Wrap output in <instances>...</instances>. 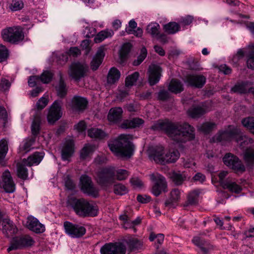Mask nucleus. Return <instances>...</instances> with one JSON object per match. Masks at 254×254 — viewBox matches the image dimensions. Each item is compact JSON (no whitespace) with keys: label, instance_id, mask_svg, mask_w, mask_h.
I'll use <instances>...</instances> for the list:
<instances>
[{"label":"nucleus","instance_id":"obj_1","mask_svg":"<svg viewBox=\"0 0 254 254\" xmlns=\"http://www.w3.org/2000/svg\"><path fill=\"white\" fill-rule=\"evenodd\" d=\"M152 128L164 130L172 140L178 143L185 142L195 137L194 128L186 123L162 122L152 127Z\"/></svg>","mask_w":254,"mask_h":254},{"label":"nucleus","instance_id":"obj_2","mask_svg":"<svg viewBox=\"0 0 254 254\" xmlns=\"http://www.w3.org/2000/svg\"><path fill=\"white\" fill-rule=\"evenodd\" d=\"M131 139L129 134H121L116 140L109 144V147L117 156L129 158L133 155L134 148Z\"/></svg>","mask_w":254,"mask_h":254},{"label":"nucleus","instance_id":"obj_3","mask_svg":"<svg viewBox=\"0 0 254 254\" xmlns=\"http://www.w3.org/2000/svg\"><path fill=\"white\" fill-rule=\"evenodd\" d=\"M66 204L67 207L72 208L76 214L80 217H93L97 215L96 206L85 199L68 197Z\"/></svg>","mask_w":254,"mask_h":254},{"label":"nucleus","instance_id":"obj_4","mask_svg":"<svg viewBox=\"0 0 254 254\" xmlns=\"http://www.w3.org/2000/svg\"><path fill=\"white\" fill-rule=\"evenodd\" d=\"M233 137L236 138V142L242 149L247 148L249 144L253 142L252 139L243 134L241 130L237 127L219 132L213 137V139L214 141L221 142L230 140Z\"/></svg>","mask_w":254,"mask_h":254},{"label":"nucleus","instance_id":"obj_5","mask_svg":"<svg viewBox=\"0 0 254 254\" xmlns=\"http://www.w3.org/2000/svg\"><path fill=\"white\" fill-rule=\"evenodd\" d=\"M2 39L6 42L17 44L23 41L24 34L22 28L20 26L9 27L1 30Z\"/></svg>","mask_w":254,"mask_h":254},{"label":"nucleus","instance_id":"obj_6","mask_svg":"<svg viewBox=\"0 0 254 254\" xmlns=\"http://www.w3.org/2000/svg\"><path fill=\"white\" fill-rule=\"evenodd\" d=\"M97 182L101 186L107 187L114 183L115 168L112 167L101 169L97 173Z\"/></svg>","mask_w":254,"mask_h":254},{"label":"nucleus","instance_id":"obj_7","mask_svg":"<svg viewBox=\"0 0 254 254\" xmlns=\"http://www.w3.org/2000/svg\"><path fill=\"white\" fill-rule=\"evenodd\" d=\"M88 70L87 64L79 62L73 63L69 66L68 75L75 81H79L84 77Z\"/></svg>","mask_w":254,"mask_h":254},{"label":"nucleus","instance_id":"obj_8","mask_svg":"<svg viewBox=\"0 0 254 254\" xmlns=\"http://www.w3.org/2000/svg\"><path fill=\"white\" fill-rule=\"evenodd\" d=\"M223 161L225 165L232 169L236 173H243L245 170V167L242 162L236 156L228 153L225 155Z\"/></svg>","mask_w":254,"mask_h":254},{"label":"nucleus","instance_id":"obj_9","mask_svg":"<svg viewBox=\"0 0 254 254\" xmlns=\"http://www.w3.org/2000/svg\"><path fill=\"white\" fill-rule=\"evenodd\" d=\"M151 180L153 182L152 188V193L157 196L162 191H166L167 184L164 177L158 173H153L150 175Z\"/></svg>","mask_w":254,"mask_h":254},{"label":"nucleus","instance_id":"obj_10","mask_svg":"<svg viewBox=\"0 0 254 254\" xmlns=\"http://www.w3.org/2000/svg\"><path fill=\"white\" fill-rule=\"evenodd\" d=\"M80 184V189L84 193L94 197L98 195V189L94 186L91 178L87 175L81 176Z\"/></svg>","mask_w":254,"mask_h":254},{"label":"nucleus","instance_id":"obj_11","mask_svg":"<svg viewBox=\"0 0 254 254\" xmlns=\"http://www.w3.org/2000/svg\"><path fill=\"white\" fill-rule=\"evenodd\" d=\"M64 226L66 233L73 238L81 237L86 233V229L83 226L68 221L64 222Z\"/></svg>","mask_w":254,"mask_h":254},{"label":"nucleus","instance_id":"obj_12","mask_svg":"<svg viewBox=\"0 0 254 254\" xmlns=\"http://www.w3.org/2000/svg\"><path fill=\"white\" fill-rule=\"evenodd\" d=\"M126 247L122 243L106 244L100 250L101 254H125Z\"/></svg>","mask_w":254,"mask_h":254},{"label":"nucleus","instance_id":"obj_13","mask_svg":"<svg viewBox=\"0 0 254 254\" xmlns=\"http://www.w3.org/2000/svg\"><path fill=\"white\" fill-rule=\"evenodd\" d=\"M61 102L56 100L51 106L47 115V121L50 124H54L62 116Z\"/></svg>","mask_w":254,"mask_h":254},{"label":"nucleus","instance_id":"obj_14","mask_svg":"<svg viewBox=\"0 0 254 254\" xmlns=\"http://www.w3.org/2000/svg\"><path fill=\"white\" fill-rule=\"evenodd\" d=\"M35 241L30 236H26L21 238H14L10 246L7 249V251H10L20 249L23 247H28L34 245Z\"/></svg>","mask_w":254,"mask_h":254},{"label":"nucleus","instance_id":"obj_15","mask_svg":"<svg viewBox=\"0 0 254 254\" xmlns=\"http://www.w3.org/2000/svg\"><path fill=\"white\" fill-rule=\"evenodd\" d=\"M185 82L191 87L201 88L206 82V77L201 74H189L186 76Z\"/></svg>","mask_w":254,"mask_h":254},{"label":"nucleus","instance_id":"obj_16","mask_svg":"<svg viewBox=\"0 0 254 254\" xmlns=\"http://www.w3.org/2000/svg\"><path fill=\"white\" fill-rule=\"evenodd\" d=\"M148 153L150 158L153 159L157 163L163 164L165 157L164 148L162 146H155L149 147Z\"/></svg>","mask_w":254,"mask_h":254},{"label":"nucleus","instance_id":"obj_17","mask_svg":"<svg viewBox=\"0 0 254 254\" xmlns=\"http://www.w3.org/2000/svg\"><path fill=\"white\" fill-rule=\"evenodd\" d=\"M162 69L160 66L151 64L149 66L148 74V81L150 85H154L159 82Z\"/></svg>","mask_w":254,"mask_h":254},{"label":"nucleus","instance_id":"obj_18","mask_svg":"<svg viewBox=\"0 0 254 254\" xmlns=\"http://www.w3.org/2000/svg\"><path fill=\"white\" fill-rule=\"evenodd\" d=\"M3 188L6 192L11 193L15 190V184L13 181L11 174L8 170L2 174Z\"/></svg>","mask_w":254,"mask_h":254},{"label":"nucleus","instance_id":"obj_19","mask_svg":"<svg viewBox=\"0 0 254 254\" xmlns=\"http://www.w3.org/2000/svg\"><path fill=\"white\" fill-rule=\"evenodd\" d=\"M28 228L36 233H42L45 231V226L38 220L32 216L28 217L27 221Z\"/></svg>","mask_w":254,"mask_h":254},{"label":"nucleus","instance_id":"obj_20","mask_svg":"<svg viewBox=\"0 0 254 254\" xmlns=\"http://www.w3.org/2000/svg\"><path fill=\"white\" fill-rule=\"evenodd\" d=\"M181 192L178 189H173L169 198L166 200L165 205L169 208H175L181 199Z\"/></svg>","mask_w":254,"mask_h":254},{"label":"nucleus","instance_id":"obj_21","mask_svg":"<svg viewBox=\"0 0 254 254\" xmlns=\"http://www.w3.org/2000/svg\"><path fill=\"white\" fill-rule=\"evenodd\" d=\"M2 233L7 238H9L15 235L17 232V229L12 221L9 219H5L3 220Z\"/></svg>","mask_w":254,"mask_h":254},{"label":"nucleus","instance_id":"obj_22","mask_svg":"<svg viewBox=\"0 0 254 254\" xmlns=\"http://www.w3.org/2000/svg\"><path fill=\"white\" fill-rule=\"evenodd\" d=\"M87 103L88 101L86 98L74 96L71 100V108L76 111H83L86 108Z\"/></svg>","mask_w":254,"mask_h":254},{"label":"nucleus","instance_id":"obj_23","mask_svg":"<svg viewBox=\"0 0 254 254\" xmlns=\"http://www.w3.org/2000/svg\"><path fill=\"white\" fill-rule=\"evenodd\" d=\"M74 141L72 139L66 140L62 151V157L64 160H68L74 153Z\"/></svg>","mask_w":254,"mask_h":254},{"label":"nucleus","instance_id":"obj_24","mask_svg":"<svg viewBox=\"0 0 254 254\" xmlns=\"http://www.w3.org/2000/svg\"><path fill=\"white\" fill-rule=\"evenodd\" d=\"M44 156L43 152H35L27 159H24L23 162L27 166L31 167L33 165L39 164Z\"/></svg>","mask_w":254,"mask_h":254},{"label":"nucleus","instance_id":"obj_25","mask_svg":"<svg viewBox=\"0 0 254 254\" xmlns=\"http://www.w3.org/2000/svg\"><path fill=\"white\" fill-rule=\"evenodd\" d=\"M123 111L121 107L112 108L108 115V120L111 123H117L122 118Z\"/></svg>","mask_w":254,"mask_h":254},{"label":"nucleus","instance_id":"obj_26","mask_svg":"<svg viewBox=\"0 0 254 254\" xmlns=\"http://www.w3.org/2000/svg\"><path fill=\"white\" fill-rule=\"evenodd\" d=\"M129 251L141 250L143 247V242L135 237H129L125 240Z\"/></svg>","mask_w":254,"mask_h":254},{"label":"nucleus","instance_id":"obj_27","mask_svg":"<svg viewBox=\"0 0 254 254\" xmlns=\"http://www.w3.org/2000/svg\"><path fill=\"white\" fill-rule=\"evenodd\" d=\"M105 54L102 48L98 50L90 63L91 68L93 70H96L103 62Z\"/></svg>","mask_w":254,"mask_h":254},{"label":"nucleus","instance_id":"obj_28","mask_svg":"<svg viewBox=\"0 0 254 254\" xmlns=\"http://www.w3.org/2000/svg\"><path fill=\"white\" fill-rule=\"evenodd\" d=\"M222 187L224 189H228L230 191L235 193H239L242 190V188L234 180L228 178L227 181L222 183Z\"/></svg>","mask_w":254,"mask_h":254},{"label":"nucleus","instance_id":"obj_29","mask_svg":"<svg viewBox=\"0 0 254 254\" xmlns=\"http://www.w3.org/2000/svg\"><path fill=\"white\" fill-rule=\"evenodd\" d=\"M144 123V121L140 118H135L125 120L121 125V127L124 129L132 128L139 127Z\"/></svg>","mask_w":254,"mask_h":254},{"label":"nucleus","instance_id":"obj_30","mask_svg":"<svg viewBox=\"0 0 254 254\" xmlns=\"http://www.w3.org/2000/svg\"><path fill=\"white\" fill-rule=\"evenodd\" d=\"M163 165L167 163H175L179 158L180 154L176 149H170L165 153Z\"/></svg>","mask_w":254,"mask_h":254},{"label":"nucleus","instance_id":"obj_31","mask_svg":"<svg viewBox=\"0 0 254 254\" xmlns=\"http://www.w3.org/2000/svg\"><path fill=\"white\" fill-rule=\"evenodd\" d=\"M121 73L120 71L115 67L111 68L107 77V82L109 84H114L120 79Z\"/></svg>","mask_w":254,"mask_h":254},{"label":"nucleus","instance_id":"obj_32","mask_svg":"<svg viewBox=\"0 0 254 254\" xmlns=\"http://www.w3.org/2000/svg\"><path fill=\"white\" fill-rule=\"evenodd\" d=\"M200 192L198 190H194L190 191L187 196V204L190 205H196L198 203Z\"/></svg>","mask_w":254,"mask_h":254},{"label":"nucleus","instance_id":"obj_33","mask_svg":"<svg viewBox=\"0 0 254 254\" xmlns=\"http://www.w3.org/2000/svg\"><path fill=\"white\" fill-rule=\"evenodd\" d=\"M192 242L195 245L199 247L204 253H206L211 248L210 244L199 237H194Z\"/></svg>","mask_w":254,"mask_h":254},{"label":"nucleus","instance_id":"obj_34","mask_svg":"<svg viewBox=\"0 0 254 254\" xmlns=\"http://www.w3.org/2000/svg\"><path fill=\"white\" fill-rule=\"evenodd\" d=\"M168 90L174 93L177 94L184 90L182 83L177 79H172L169 86Z\"/></svg>","mask_w":254,"mask_h":254},{"label":"nucleus","instance_id":"obj_35","mask_svg":"<svg viewBox=\"0 0 254 254\" xmlns=\"http://www.w3.org/2000/svg\"><path fill=\"white\" fill-rule=\"evenodd\" d=\"M251 84L248 82L238 83L231 88V91L234 93H246L249 92Z\"/></svg>","mask_w":254,"mask_h":254},{"label":"nucleus","instance_id":"obj_36","mask_svg":"<svg viewBox=\"0 0 254 254\" xmlns=\"http://www.w3.org/2000/svg\"><path fill=\"white\" fill-rule=\"evenodd\" d=\"M58 76L60 78L59 83L56 87L58 95L60 97H63L66 94L67 89L66 85L63 78V74L61 72H59Z\"/></svg>","mask_w":254,"mask_h":254},{"label":"nucleus","instance_id":"obj_37","mask_svg":"<svg viewBox=\"0 0 254 254\" xmlns=\"http://www.w3.org/2000/svg\"><path fill=\"white\" fill-rule=\"evenodd\" d=\"M180 24L175 22H170L163 26V29L165 32L169 34L176 33L180 31Z\"/></svg>","mask_w":254,"mask_h":254},{"label":"nucleus","instance_id":"obj_38","mask_svg":"<svg viewBox=\"0 0 254 254\" xmlns=\"http://www.w3.org/2000/svg\"><path fill=\"white\" fill-rule=\"evenodd\" d=\"M114 34V31L112 29H106L99 32L94 38L95 43H100L105 39L111 37Z\"/></svg>","mask_w":254,"mask_h":254},{"label":"nucleus","instance_id":"obj_39","mask_svg":"<svg viewBox=\"0 0 254 254\" xmlns=\"http://www.w3.org/2000/svg\"><path fill=\"white\" fill-rule=\"evenodd\" d=\"M95 146L90 144H86L80 151V157L81 159L87 158L95 150Z\"/></svg>","mask_w":254,"mask_h":254},{"label":"nucleus","instance_id":"obj_40","mask_svg":"<svg viewBox=\"0 0 254 254\" xmlns=\"http://www.w3.org/2000/svg\"><path fill=\"white\" fill-rule=\"evenodd\" d=\"M160 26L157 23H151L146 27V32L151 35L152 37H157L160 33Z\"/></svg>","mask_w":254,"mask_h":254},{"label":"nucleus","instance_id":"obj_41","mask_svg":"<svg viewBox=\"0 0 254 254\" xmlns=\"http://www.w3.org/2000/svg\"><path fill=\"white\" fill-rule=\"evenodd\" d=\"M26 165L22 162L17 165V175L20 179L26 180L28 179V170L26 168Z\"/></svg>","mask_w":254,"mask_h":254},{"label":"nucleus","instance_id":"obj_42","mask_svg":"<svg viewBox=\"0 0 254 254\" xmlns=\"http://www.w3.org/2000/svg\"><path fill=\"white\" fill-rule=\"evenodd\" d=\"M244 159L249 165L254 164V148L253 147L247 148L244 152Z\"/></svg>","mask_w":254,"mask_h":254},{"label":"nucleus","instance_id":"obj_43","mask_svg":"<svg viewBox=\"0 0 254 254\" xmlns=\"http://www.w3.org/2000/svg\"><path fill=\"white\" fill-rule=\"evenodd\" d=\"M216 127V124L207 122L198 126V129L205 134H207L215 129Z\"/></svg>","mask_w":254,"mask_h":254},{"label":"nucleus","instance_id":"obj_44","mask_svg":"<svg viewBox=\"0 0 254 254\" xmlns=\"http://www.w3.org/2000/svg\"><path fill=\"white\" fill-rule=\"evenodd\" d=\"M205 112L206 111L201 107L191 108L188 111V115L192 118H198Z\"/></svg>","mask_w":254,"mask_h":254},{"label":"nucleus","instance_id":"obj_45","mask_svg":"<svg viewBox=\"0 0 254 254\" xmlns=\"http://www.w3.org/2000/svg\"><path fill=\"white\" fill-rule=\"evenodd\" d=\"M88 135L91 138L102 139L106 136V134L101 129L92 128L88 130Z\"/></svg>","mask_w":254,"mask_h":254},{"label":"nucleus","instance_id":"obj_46","mask_svg":"<svg viewBox=\"0 0 254 254\" xmlns=\"http://www.w3.org/2000/svg\"><path fill=\"white\" fill-rule=\"evenodd\" d=\"M243 126L246 127L250 131L254 134V118L247 117L243 119L241 121Z\"/></svg>","mask_w":254,"mask_h":254},{"label":"nucleus","instance_id":"obj_47","mask_svg":"<svg viewBox=\"0 0 254 254\" xmlns=\"http://www.w3.org/2000/svg\"><path fill=\"white\" fill-rule=\"evenodd\" d=\"M171 178L176 185H181L186 180V176L185 174H181L180 172H174L172 173Z\"/></svg>","mask_w":254,"mask_h":254},{"label":"nucleus","instance_id":"obj_48","mask_svg":"<svg viewBox=\"0 0 254 254\" xmlns=\"http://www.w3.org/2000/svg\"><path fill=\"white\" fill-rule=\"evenodd\" d=\"M80 50L77 47H71L69 49L68 53H65L62 55V58L63 61H64V62L66 63L68 60V55L72 56L73 57H77L80 55Z\"/></svg>","mask_w":254,"mask_h":254},{"label":"nucleus","instance_id":"obj_49","mask_svg":"<svg viewBox=\"0 0 254 254\" xmlns=\"http://www.w3.org/2000/svg\"><path fill=\"white\" fill-rule=\"evenodd\" d=\"M139 76L138 72H134L132 74L127 76L125 80V85L126 87H130L133 86L136 82Z\"/></svg>","mask_w":254,"mask_h":254},{"label":"nucleus","instance_id":"obj_50","mask_svg":"<svg viewBox=\"0 0 254 254\" xmlns=\"http://www.w3.org/2000/svg\"><path fill=\"white\" fill-rule=\"evenodd\" d=\"M129 176L128 172L125 169H118L115 170V177L119 181H123L127 179Z\"/></svg>","mask_w":254,"mask_h":254},{"label":"nucleus","instance_id":"obj_51","mask_svg":"<svg viewBox=\"0 0 254 254\" xmlns=\"http://www.w3.org/2000/svg\"><path fill=\"white\" fill-rule=\"evenodd\" d=\"M8 150L7 141L6 139H2L0 141V161L5 156Z\"/></svg>","mask_w":254,"mask_h":254},{"label":"nucleus","instance_id":"obj_52","mask_svg":"<svg viewBox=\"0 0 254 254\" xmlns=\"http://www.w3.org/2000/svg\"><path fill=\"white\" fill-rule=\"evenodd\" d=\"M40 118L35 117L31 125V131L33 134L37 135L40 130Z\"/></svg>","mask_w":254,"mask_h":254},{"label":"nucleus","instance_id":"obj_53","mask_svg":"<svg viewBox=\"0 0 254 254\" xmlns=\"http://www.w3.org/2000/svg\"><path fill=\"white\" fill-rule=\"evenodd\" d=\"M114 191L116 194L122 195L127 193L128 190L125 186L119 184L114 186Z\"/></svg>","mask_w":254,"mask_h":254},{"label":"nucleus","instance_id":"obj_54","mask_svg":"<svg viewBox=\"0 0 254 254\" xmlns=\"http://www.w3.org/2000/svg\"><path fill=\"white\" fill-rule=\"evenodd\" d=\"M23 6L24 3L21 0H12L9 5V8L12 11H17L21 9Z\"/></svg>","mask_w":254,"mask_h":254},{"label":"nucleus","instance_id":"obj_55","mask_svg":"<svg viewBox=\"0 0 254 254\" xmlns=\"http://www.w3.org/2000/svg\"><path fill=\"white\" fill-rule=\"evenodd\" d=\"M34 142L35 139L28 138L24 141L23 145L20 147V149L25 153H27L31 150V147Z\"/></svg>","mask_w":254,"mask_h":254},{"label":"nucleus","instance_id":"obj_56","mask_svg":"<svg viewBox=\"0 0 254 254\" xmlns=\"http://www.w3.org/2000/svg\"><path fill=\"white\" fill-rule=\"evenodd\" d=\"M147 56V50L145 47L142 48L141 49V52L140 55L137 58V59L136 60H135L133 63V64L135 66L138 65L140 64L145 59Z\"/></svg>","mask_w":254,"mask_h":254},{"label":"nucleus","instance_id":"obj_57","mask_svg":"<svg viewBox=\"0 0 254 254\" xmlns=\"http://www.w3.org/2000/svg\"><path fill=\"white\" fill-rule=\"evenodd\" d=\"M53 76L52 73L49 71H45L43 72L40 77V79L43 83H49Z\"/></svg>","mask_w":254,"mask_h":254},{"label":"nucleus","instance_id":"obj_58","mask_svg":"<svg viewBox=\"0 0 254 254\" xmlns=\"http://www.w3.org/2000/svg\"><path fill=\"white\" fill-rule=\"evenodd\" d=\"M149 239L150 241H153L155 239H156L157 243L160 245L164 242V236L162 234H155L154 233H151Z\"/></svg>","mask_w":254,"mask_h":254},{"label":"nucleus","instance_id":"obj_59","mask_svg":"<svg viewBox=\"0 0 254 254\" xmlns=\"http://www.w3.org/2000/svg\"><path fill=\"white\" fill-rule=\"evenodd\" d=\"M131 48V45L130 43H127L124 44L120 50V56L122 58L126 57L130 52Z\"/></svg>","mask_w":254,"mask_h":254},{"label":"nucleus","instance_id":"obj_60","mask_svg":"<svg viewBox=\"0 0 254 254\" xmlns=\"http://www.w3.org/2000/svg\"><path fill=\"white\" fill-rule=\"evenodd\" d=\"M247 63L249 68H254V50L249 52L247 55Z\"/></svg>","mask_w":254,"mask_h":254},{"label":"nucleus","instance_id":"obj_61","mask_svg":"<svg viewBox=\"0 0 254 254\" xmlns=\"http://www.w3.org/2000/svg\"><path fill=\"white\" fill-rule=\"evenodd\" d=\"M8 57V51L5 46L0 45V62L5 61Z\"/></svg>","mask_w":254,"mask_h":254},{"label":"nucleus","instance_id":"obj_62","mask_svg":"<svg viewBox=\"0 0 254 254\" xmlns=\"http://www.w3.org/2000/svg\"><path fill=\"white\" fill-rule=\"evenodd\" d=\"M48 103V98L42 97L40 98L36 103V107L38 110H42Z\"/></svg>","mask_w":254,"mask_h":254},{"label":"nucleus","instance_id":"obj_63","mask_svg":"<svg viewBox=\"0 0 254 254\" xmlns=\"http://www.w3.org/2000/svg\"><path fill=\"white\" fill-rule=\"evenodd\" d=\"M64 186L68 190H73L75 187L74 183L68 176H67L64 179Z\"/></svg>","mask_w":254,"mask_h":254},{"label":"nucleus","instance_id":"obj_64","mask_svg":"<svg viewBox=\"0 0 254 254\" xmlns=\"http://www.w3.org/2000/svg\"><path fill=\"white\" fill-rule=\"evenodd\" d=\"M11 86V83L8 80L5 78H2L0 81V90L6 91L9 89Z\"/></svg>","mask_w":254,"mask_h":254}]
</instances>
